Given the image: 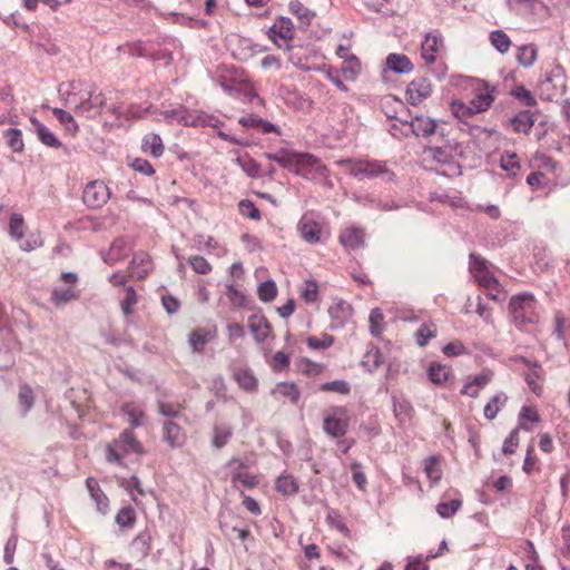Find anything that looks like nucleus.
<instances>
[{"label":"nucleus","mask_w":570,"mask_h":570,"mask_svg":"<svg viewBox=\"0 0 570 570\" xmlns=\"http://www.w3.org/2000/svg\"><path fill=\"white\" fill-rule=\"evenodd\" d=\"M27 226L21 214L12 213L9 217L8 235L24 252H31L43 245L39 233H26Z\"/></svg>","instance_id":"1"},{"label":"nucleus","mask_w":570,"mask_h":570,"mask_svg":"<svg viewBox=\"0 0 570 570\" xmlns=\"http://www.w3.org/2000/svg\"><path fill=\"white\" fill-rule=\"evenodd\" d=\"M509 307L512 320L518 326L532 324L538 318L537 301L531 294L524 293L511 297Z\"/></svg>","instance_id":"2"},{"label":"nucleus","mask_w":570,"mask_h":570,"mask_svg":"<svg viewBox=\"0 0 570 570\" xmlns=\"http://www.w3.org/2000/svg\"><path fill=\"white\" fill-rule=\"evenodd\" d=\"M110 190L102 180L88 183L82 191V200L89 208H101L110 198Z\"/></svg>","instance_id":"3"},{"label":"nucleus","mask_w":570,"mask_h":570,"mask_svg":"<svg viewBox=\"0 0 570 570\" xmlns=\"http://www.w3.org/2000/svg\"><path fill=\"white\" fill-rule=\"evenodd\" d=\"M345 414L346 410L344 407L333 409L332 414L326 415L323 420L324 432L336 439L344 436L348 429V420Z\"/></svg>","instance_id":"4"},{"label":"nucleus","mask_w":570,"mask_h":570,"mask_svg":"<svg viewBox=\"0 0 570 570\" xmlns=\"http://www.w3.org/2000/svg\"><path fill=\"white\" fill-rule=\"evenodd\" d=\"M106 105L107 100L102 92L90 90L87 98L76 105L75 112L86 118H95Z\"/></svg>","instance_id":"5"},{"label":"nucleus","mask_w":570,"mask_h":570,"mask_svg":"<svg viewBox=\"0 0 570 570\" xmlns=\"http://www.w3.org/2000/svg\"><path fill=\"white\" fill-rule=\"evenodd\" d=\"M470 271L475 282L488 289L499 285L498 279L490 273L487 262L478 255H470Z\"/></svg>","instance_id":"6"},{"label":"nucleus","mask_w":570,"mask_h":570,"mask_svg":"<svg viewBox=\"0 0 570 570\" xmlns=\"http://www.w3.org/2000/svg\"><path fill=\"white\" fill-rule=\"evenodd\" d=\"M297 230L301 237L308 244H317L322 240V228L309 214H304L298 224Z\"/></svg>","instance_id":"7"},{"label":"nucleus","mask_w":570,"mask_h":570,"mask_svg":"<svg viewBox=\"0 0 570 570\" xmlns=\"http://www.w3.org/2000/svg\"><path fill=\"white\" fill-rule=\"evenodd\" d=\"M432 94L431 82L426 78L413 79L406 89V97L411 105L417 106Z\"/></svg>","instance_id":"8"},{"label":"nucleus","mask_w":570,"mask_h":570,"mask_svg":"<svg viewBox=\"0 0 570 570\" xmlns=\"http://www.w3.org/2000/svg\"><path fill=\"white\" fill-rule=\"evenodd\" d=\"M294 37V26L289 18L279 17L276 22L268 30V38L278 47L282 45L278 39L283 41L292 40Z\"/></svg>","instance_id":"9"},{"label":"nucleus","mask_w":570,"mask_h":570,"mask_svg":"<svg viewBox=\"0 0 570 570\" xmlns=\"http://www.w3.org/2000/svg\"><path fill=\"white\" fill-rule=\"evenodd\" d=\"M117 446H126L129 451L141 454L144 452L142 445L137 441L135 434L130 430L121 432L119 438L109 443V458L118 459Z\"/></svg>","instance_id":"10"},{"label":"nucleus","mask_w":570,"mask_h":570,"mask_svg":"<svg viewBox=\"0 0 570 570\" xmlns=\"http://www.w3.org/2000/svg\"><path fill=\"white\" fill-rule=\"evenodd\" d=\"M443 47V38L440 33H428L421 45V56L426 63H433L436 60V53Z\"/></svg>","instance_id":"11"},{"label":"nucleus","mask_w":570,"mask_h":570,"mask_svg":"<svg viewBox=\"0 0 570 570\" xmlns=\"http://www.w3.org/2000/svg\"><path fill=\"white\" fill-rule=\"evenodd\" d=\"M328 314L335 322L336 327H342L353 315V307L343 299H335L328 307Z\"/></svg>","instance_id":"12"},{"label":"nucleus","mask_w":570,"mask_h":570,"mask_svg":"<svg viewBox=\"0 0 570 570\" xmlns=\"http://www.w3.org/2000/svg\"><path fill=\"white\" fill-rule=\"evenodd\" d=\"M163 431L164 440L170 448L175 449L184 445L186 441V434L180 425L168 420L164 422Z\"/></svg>","instance_id":"13"},{"label":"nucleus","mask_w":570,"mask_h":570,"mask_svg":"<svg viewBox=\"0 0 570 570\" xmlns=\"http://www.w3.org/2000/svg\"><path fill=\"white\" fill-rule=\"evenodd\" d=\"M404 122L410 125L416 137H429L436 130L435 120L428 116H415L412 120Z\"/></svg>","instance_id":"14"},{"label":"nucleus","mask_w":570,"mask_h":570,"mask_svg":"<svg viewBox=\"0 0 570 570\" xmlns=\"http://www.w3.org/2000/svg\"><path fill=\"white\" fill-rule=\"evenodd\" d=\"M340 243L346 249H358L364 246V230L356 227L347 228L341 233Z\"/></svg>","instance_id":"15"},{"label":"nucleus","mask_w":570,"mask_h":570,"mask_svg":"<svg viewBox=\"0 0 570 570\" xmlns=\"http://www.w3.org/2000/svg\"><path fill=\"white\" fill-rule=\"evenodd\" d=\"M294 164H295L294 174L298 175V176H303V177L307 176L306 169L308 167L316 166L317 170L324 169V167L321 166V164H320V159L317 157L313 156L312 154H307V153H302V154L294 153Z\"/></svg>","instance_id":"16"},{"label":"nucleus","mask_w":570,"mask_h":570,"mask_svg":"<svg viewBox=\"0 0 570 570\" xmlns=\"http://www.w3.org/2000/svg\"><path fill=\"white\" fill-rule=\"evenodd\" d=\"M130 275L138 279L144 278L151 269V261L145 253L135 254L130 262Z\"/></svg>","instance_id":"17"},{"label":"nucleus","mask_w":570,"mask_h":570,"mask_svg":"<svg viewBox=\"0 0 570 570\" xmlns=\"http://www.w3.org/2000/svg\"><path fill=\"white\" fill-rule=\"evenodd\" d=\"M215 331L197 328L190 333L188 343L193 352L200 353L204 351L205 345L215 338Z\"/></svg>","instance_id":"18"},{"label":"nucleus","mask_w":570,"mask_h":570,"mask_svg":"<svg viewBox=\"0 0 570 570\" xmlns=\"http://www.w3.org/2000/svg\"><path fill=\"white\" fill-rule=\"evenodd\" d=\"M248 327L256 342L261 343L267 338L271 326L264 316L252 315L248 318Z\"/></svg>","instance_id":"19"},{"label":"nucleus","mask_w":570,"mask_h":570,"mask_svg":"<svg viewBox=\"0 0 570 570\" xmlns=\"http://www.w3.org/2000/svg\"><path fill=\"white\" fill-rule=\"evenodd\" d=\"M33 125V130L38 137V139L46 146L50 148H59L61 147V141L56 137V135L47 128L43 124H41L36 118L31 119Z\"/></svg>","instance_id":"20"},{"label":"nucleus","mask_w":570,"mask_h":570,"mask_svg":"<svg viewBox=\"0 0 570 570\" xmlns=\"http://www.w3.org/2000/svg\"><path fill=\"white\" fill-rule=\"evenodd\" d=\"M534 122L535 117L529 110L520 111L510 120V124L515 132H523L525 135L530 134Z\"/></svg>","instance_id":"21"},{"label":"nucleus","mask_w":570,"mask_h":570,"mask_svg":"<svg viewBox=\"0 0 570 570\" xmlns=\"http://www.w3.org/2000/svg\"><path fill=\"white\" fill-rule=\"evenodd\" d=\"M386 67L396 73H409L414 69L413 63L405 55L390 53L386 58Z\"/></svg>","instance_id":"22"},{"label":"nucleus","mask_w":570,"mask_h":570,"mask_svg":"<svg viewBox=\"0 0 570 570\" xmlns=\"http://www.w3.org/2000/svg\"><path fill=\"white\" fill-rule=\"evenodd\" d=\"M33 390L28 385H21L18 393V411L22 417L27 416L35 404Z\"/></svg>","instance_id":"23"},{"label":"nucleus","mask_w":570,"mask_h":570,"mask_svg":"<svg viewBox=\"0 0 570 570\" xmlns=\"http://www.w3.org/2000/svg\"><path fill=\"white\" fill-rule=\"evenodd\" d=\"M141 149L158 158L164 154V144L159 135L150 132L142 138Z\"/></svg>","instance_id":"24"},{"label":"nucleus","mask_w":570,"mask_h":570,"mask_svg":"<svg viewBox=\"0 0 570 570\" xmlns=\"http://www.w3.org/2000/svg\"><path fill=\"white\" fill-rule=\"evenodd\" d=\"M507 402L508 396L504 392H498L495 395H493L484 406L483 413L485 419L489 421L494 420L501 407H503Z\"/></svg>","instance_id":"25"},{"label":"nucleus","mask_w":570,"mask_h":570,"mask_svg":"<svg viewBox=\"0 0 570 570\" xmlns=\"http://www.w3.org/2000/svg\"><path fill=\"white\" fill-rule=\"evenodd\" d=\"M275 396L288 399L293 404H296L301 397V392L296 384L291 382H281L272 391Z\"/></svg>","instance_id":"26"},{"label":"nucleus","mask_w":570,"mask_h":570,"mask_svg":"<svg viewBox=\"0 0 570 570\" xmlns=\"http://www.w3.org/2000/svg\"><path fill=\"white\" fill-rule=\"evenodd\" d=\"M363 176L370 179L379 176H386V179L391 180L393 174L386 168L385 164L382 161L364 160Z\"/></svg>","instance_id":"27"},{"label":"nucleus","mask_w":570,"mask_h":570,"mask_svg":"<svg viewBox=\"0 0 570 570\" xmlns=\"http://www.w3.org/2000/svg\"><path fill=\"white\" fill-rule=\"evenodd\" d=\"M127 248L128 244L125 239H116L111 244L108 253L104 255V261L109 265L115 264L116 262L120 261L126 256Z\"/></svg>","instance_id":"28"},{"label":"nucleus","mask_w":570,"mask_h":570,"mask_svg":"<svg viewBox=\"0 0 570 570\" xmlns=\"http://www.w3.org/2000/svg\"><path fill=\"white\" fill-rule=\"evenodd\" d=\"M233 435V429L229 425H215L213 429L212 446L215 449L224 448Z\"/></svg>","instance_id":"29"},{"label":"nucleus","mask_w":570,"mask_h":570,"mask_svg":"<svg viewBox=\"0 0 570 570\" xmlns=\"http://www.w3.org/2000/svg\"><path fill=\"white\" fill-rule=\"evenodd\" d=\"M275 488L283 495H294L299 487L297 480L291 474H284L276 479Z\"/></svg>","instance_id":"30"},{"label":"nucleus","mask_w":570,"mask_h":570,"mask_svg":"<svg viewBox=\"0 0 570 570\" xmlns=\"http://www.w3.org/2000/svg\"><path fill=\"white\" fill-rule=\"evenodd\" d=\"M289 11L298 19L302 26H309L315 13L302 2L295 0L289 2Z\"/></svg>","instance_id":"31"},{"label":"nucleus","mask_w":570,"mask_h":570,"mask_svg":"<svg viewBox=\"0 0 570 570\" xmlns=\"http://www.w3.org/2000/svg\"><path fill=\"white\" fill-rule=\"evenodd\" d=\"M265 157L268 160L276 161L283 168L289 170L291 173H294V153L287 151L285 149H282L277 153H267L265 154Z\"/></svg>","instance_id":"32"},{"label":"nucleus","mask_w":570,"mask_h":570,"mask_svg":"<svg viewBox=\"0 0 570 570\" xmlns=\"http://www.w3.org/2000/svg\"><path fill=\"white\" fill-rule=\"evenodd\" d=\"M235 380L239 386L247 392H253L257 387V379L248 368L238 370L235 373Z\"/></svg>","instance_id":"33"},{"label":"nucleus","mask_w":570,"mask_h":570,"mask_svg":"<svg viewBox=\"0 0 570 570\" xmlns=\"http://www.w3.org/2000/svg\"><path fill=\"white\" fill-rule=\"evenodd\" d=\"M232 483L236 489L243 491L255 488L258 484V479L248 472H237L233 475Z\"/></svg>","instance_id":"34"},{"label":"nucleus","mask_w":570,"mask_h":570,"mask_svg":"<svg viewBox=\"0 0 570 570\" xmlns=\"http://www.w3.org/2000/svg\"><path fill=\"white\" fill-rule=\"evenodd\" d=\"M493 100H494V97L492 96V94L487 88L485 91H482V92L478 94L469 102V105H470V107L472 108V110L474 112L480 114V112L485 111L491 106Z\"/></svg>","instance_id":"35"},{"label":"nucleus","mask_w":570,"mask_h":570,"mask_svg":"<svg viewBox=\"0 0 570 570\" xmlns=\"http://www.w3.org/2000/svg\"><path fill=\"white\" fill-rule=\"evenodd\" d=\"M517 60L521 66L525 68L533 66L537 60V48L533 45L520 47L518 50Z\"/></svg>","instance_id":"36"},{"label":"nucleus","mask_w":570,"mask_h":570,"mask_svg":"<svg viewBox=\"0 0 570 570\" xmlns=\"http://www.w3.org/2000/svg\"><path fill=\"white\" fill-rule=\"evenodd\" d=\"M491 45L501 53H507L511 47L509 36L502 30H494L490 33Z\"/></svg>","instance_id":"37"},{"label":"nucleus","mask_w":570,"mask_h":570,"mask_svg":"<svg viewBox=\"0 0 570 570\" xmlns=\"http://www.w3.org/2000/svg\"><path fill=\"white\" fill-rule=\"evenodd\" d=\"M52 114L57 118V120L66 127V130H68L72 135L78 132L79 127L71 114L60 108H53Z\"/></svg>","instance_id":"38"},{"label":"nucleus","mask_w":570,"mask_h":570,"mask_svg":"<svg viewBox=\"0 0 570 570\" xmlns=\"http://www.w3.org/2000/svg\"><path fill=\"white\" fill-rule=\"evenodd\" d=\"M77 298V294L72 287L55 288L51 292V302L57 306H61L72 299Z\"/></svg>","instance_id":"39"},{"label":"nucleus","mask_w":570,"mask_h":570,"mask_svg":"<svg viewBox=\"0 0 570 570\" xmlns=\"http://www.w3.org/2000/svg\"><path fill=\"white\" fill-rule=\"evenodd\" d=\"M450 373V368L442 364H431L428 372L429 379L434 384H442L448 381Z\"/></svg>","instance_id":"40"},{"label":"nucleus","mask_w":570,"mask_h":570,"mask_svg":"<svg viewBox=\"0 0 570 570\" xmlns=\"http://www.w3.org/2000/svg\"><path fill=\"white\" fill-rule=\"evenodd\" d=\"M451 111L455 118H458L462 122H466L468 119L476 115L470 105H465L462 101L454 100L451 102Z\"/></svg>","instance_id":"41"},{"label":"nucleus","mask_w":570,"mask_h":570,"mask_svg":"<svg viewBox=\"0 0 570 570\" xmlns=\"http://www.w3.org/2000/svg\"><path fill=\"white\" fill-rule=\"evenodd\" d=\"M511 95L518 99L522 105L527 106V107H534L537 105V100L535 98L533 97V95L531 94L530 90H528L524 86L522 85H519V86H515L512 90H511Z\"/></svg>","instance_id":"42"},{"label":"nucleus","mask_w":570,"mask_h":570,"mask_svg":"<svg viewBox=\"0 0 570 570\" xmlns=\"http://www.w3.org/2000/svg\"><path fill=\"white\" fill-rule=\"evenodd\" d=\"M462 507V501L459 499L449 502H440L436 505V512L441 518H450L454 515Z\"/></svg>","instance_id":"43"},{"label":"nucleus","mask_w":570,"mask_h":570,"mask_svg":"<svg viewBox=\"0 0 570 570\" xmlns=\"http://www.w3.org/2000/svg\"><path fill=\"white\" fill-rule=\"evenodd\" d=\"M323 392H334L338 394H348L351 391L350 384L344 380H334L325 382L320 386Z\"/></svg>","instance_id":"44"},{"label":"nucleus","mask_w":570,"mask_h":570,"mask_svg":"<svg viewBox=\"0 0 570 570\" xmlns=\"http://www.w3.org/2000/svg\"><path fill=\"white\" fill-rule=\"evenodd\" d=\"M384 315L380 308H374L370 314V332L373 336H380L383 332Z\"/></svg>","instance_id":"45"},{"label":"nucleus","mask_w":570,"mask_h":570,"mask_svg":"<svg viewBox=\"0 0 570 570\" xmlns=\"http://www.w3.org/2000/svg\"><path fill=\"white\" fill-rule=\"evenodd\" d=\"M277 295V287L274 281H265L258 286V297L263 302H271Z\"/></svg>","instance_id":"46"},{"label":"nucleus","mask_w":570,"mask_h":570,"mask_svg":"<svg viewBox=\"0 0 570 570\" xmlns=\"http://www.w3.org/2000/svg\"><path fill=\"white\" fill-rule=\"evenodd\" d=\"M7 144L14 153H21L24 144L22 140V134L19 129H9L6 132Z\"/></svg>","instance_id":"47"},{"label":"nucleus","mask_w":570,"mask_h":570,"mask_svg":"<svg viewBox=\"0 0 570 570\" xmlns=\"http://www.w3.org/2000/svg\"><path fill=\"white\" fill-rule=\"evenodd\" d=\"M436 327L434 324H423L416 333V343L419 346H425L429 341L435 336Z\"/></svg>","instance_id":"48"},{"label":"nucleus","mask_w":570,"mask_h":570,"mask_svg":"<svg viewBox=\"0 0 570 570\" xmlns=\"http://www.w3.org/2000/svg\"><path fill=\"white\" fill-rule=\"evenodd\" d=\"M122 412L130 417L131 428H138L141 425L140 419L144 416V412L137 405L134 403H126L122 406Z\"/></svg>","instance_id":"49"},{"label":"nucleus","mask_w":570,"mask_h":570,"mask_svg":"<svg viewBox=\"0 0 570 570\" xmlns=\"http://www.w3.org/2000/svg\"><path fill=\"white\" fill-rule=\"evenodd\" d=\"M239 213L247 218L258 220L261 219V212L255 204L248 199H243L238 204Z\"/></svg>","instance_id":"50"},{"label":"nucleus","mask_w":570,"mask_h":570,"mask_svg":"<svg viewBox=\"0 0 570 570\" xmlns=\"http://www.w3.org/2000/svg\"><path fill=\"white\" fill-rule=\"evenodd\" d=\"M424 154L438 164H449L451 155L441 147H429Z\"/></svg>","instance_id":"51"},{"label":"nucleus","mask_w":570,"mask_h":570,"mask_svg":"<svg viewBox=\"0 0 570 570\" xmlns=\"http://www.w3.org/2000/svg\"><path fill=\"white\" fill-rule=\"evenodd\" d=\"M519 419H520L519 429H523L525 431H531V428L525 423V421L537 423L540 420L537 411L529 406L522 407Z\"/></svg>","instance_id":"52"},{"label":"nucleus","mask_w":570,"mask_h":570,"mask_svg":"<svg viewBox=\"0 0 570 570\" xmlns=\"http://www.w3.org/2000/svg\"><path fill=\"white\" fill-rule=\"evenodd\" d=\"M194 242L198 250L212 252L219 248L218 243L213 236L205 237L203 234H197L194 238Z\"/></svg>","instance_id":"53"},{"label":"nucleus","mask_w":570,"mask_h":570,"mask_svg":"<svg viewBox=\"0 0 570 570\" xmlns=\"http://www.w3.org/2000/svg\"><path fill=\"white\" fill-rule=\"evenodd\" d=\"M424 470L426 472L428 478L432 482H436L441 479V471L439 469V463L436 458L429 456L424 461Z\"/></svg>","instance_id":"54"},{"label":"nucleus","mask_w":570,"mask_h":570,"mask_svg":"<svg viewBox=\"0 0 570 570\" xmlns=\"http://www.w3.org/2000/svg\"><path fill=\"white\" fill-rule=\"evenodd\" d=\"M135 511L130 507L122 508L116 515V522L122 528L131 527L135 523Z\"/></svg>","instance_id":"55"},{"label":"nucleus","mask_w":570,"mask_h":570,"mask_svg":"<svg viewBox=\"0 0 570 570\" xmlns=\"http://www.w3.org/2000/svg\"><path fill=\"white\" fill-rule=\"evenodd\" d=\"M137 304V294L134 287L126 288V297L121 302V309L125 315H130L134 312V306Z\"/></svg>","instance_id":"56"},{"label":"nucleus","mask_w":570,"mask_h":570,"mask_svg":"<svg viewBox=\"0 0 570 570\" xmlns=\"http://www.w3.org/2000/svg\"><path fill=\"white\" fill-rule=\"evenodd\" d=\"M189 265L194 269V272L198 274H208L212 271V265L207 262V259L203 256L195 255L191 256L188 261Z\"/></svg>","instance_id":"57"},{"label":"nucleus","mask_w":570,"mask_h":570,"mask_svg":"<svg viewBox=\"0 0 570 570\" xmlns=\"http://www.w3.org/2000/svg\"><path fill=\"white\" fill-rule=\"evenodd\" d=\"M318 291L315 281L308 279L302 288V297L306 303H314L317 299Z\"/></svg>","instance_id":"58"},{"label":"nucleus","mask_w":570,"mask_h":570,"mask_svg":"<svg viewBox=\"0 0 570 570\" xmlns=\"http://www.w3.org/2000/svg\"><path fill=\"white\" fill-rule=\"evenodd\" d=\"M340 58H344L345 62L348 65L347 68L351 69L352 73H357L360 71V62L354 55L348 56L347 48L340 46L336 51Z\"/></svg>","instance_id":"59"},{"label":"nucleus","mask_w":570,"mask_h":570,"mask_svg":"<svg viewBox=\"0 0 570 570\" xmlns=\"http://www.w3.org/2000/svg\"><path fill=\"white\" fill-rule=\"evenodd\" d=\"M501 168L509 171L511 175H515L520 168L518 157L515 154H507L501 158Z\"/></svg>","instance_id":"60"},{"label":"nucleus","mask_w":570,"mask_h":570,"mask_svg":"<svg viewBox=\"0 0 570 570\" xmlns=\"http://www.w3.org/2000/svg\"><path fill=\"white\" fill-rule=\"evenodd\" d=\"M337 164L346 167L348 174L354 177L363 176L364 160L352 161L351 159H341Z\"/></svg>","instance_id":"61"},{"label":"nucleus","mask_w":570,"mask_h":570,"mask_svg":"<svg viewBox=\"0 0 570 570\" xmlns=\"http://www.w3.org/2000/svg\"><path fill=\"white\" fill-rule=\"evenodd\" d=\"M519 443V428L513 429L503 442L502 451L504 454L514 453Z\"/></svg>","instance_id":"62"},{"label":"nucleus","mask_w":570,"mask_h":570,"mask_svg":"<svg viewBox=\"0 0 570 570\" xmlns=\"http://www.w3.org/2000/svg\"><path fill=\"white\" fill-rule=\"evenodd\" d=\"M351 468L353 470V473H352L353 481L355 482V484L357 485V488L361 491H365L367 479H366L365 474L363 473V471L361 470L362 465L358 462H353L351 464Z\"/></svg>","instance_id":"63"},{"label":"nucleus","mask_w":570,"mask_h":570,"mask_svg":"<svg viewBox=\"0 0 570 570\" xmlns=\"http://www.w3.org/2000/svg\"><path fill=\"white\" fill-rule=\"evenodd\" d=\"M130 166L134 170L141 173L146 176H151L155 173V169L153 168L151 164L142 158H135Z\"/></svg>","instance_id":"64"}]
</instances>
